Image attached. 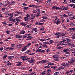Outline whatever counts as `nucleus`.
Instances as JSON below:
<instances>
[{
    "mask_svg": "<svg viewBox=\"0 0 75 75\" xmlns=\"http://www.w3.org/2000/svg\"><path fill=\"white\" fill-rule=\"evenodd\" d=\"M16 13H17V14H15L14 15L15 16H18V14H21V15L22 14V12H19L18 11H16L15 12Z\"/></svg>",
    "mask_w": 75,
    "mask_h": 75,
    "instance_id": "nucleus-1",
    "label": "nucleus"
},
{
    "mask_svg": "<svg viewBox=\"0 0 75 75\" xmlns=\"http://www.w3.org/2000/svg\"><path fill=\"white\" fill-rule=\"evenodd\" d=\"M34 18H28L25 17L24 18V19L26 21H28V20L33 19Z\"/></svg>",
    "mask_w": 75,
    "mask_h": 75,
    "instance_id": "nucleus-2",
    "label": "nucleus"
},
{
    "mask_svg": "<svg viewBox=\"0 0 75 75\" xmlns=\"http://www.w3.org/2000/svg\"><path fill=\"white\" fill-rule=\"evenodd\" d=\"M27 38H29V39H26V40L27 41H28V40H31V39H32V38H33V37L32 36H28L27 37Z\"/></svg>",
    "mask_w": 75,
    "mask_h": 75,
    "instance_id": "nucleus-3",
    "label": "nucleus"
},
{
    "mask_svg": "<svg viewBox=\"0 0 75 75\" xmlns=\"http://www.w3.org/2000/svg\"><path fill=\"white\" fill-rule=\"evenodd\" d=\"M27 46H25L22 49V51H25L27 50Z\"/></svg>",
    "mask_w": 75,
    "mask_h": 75,
    "instance_id": "nucleus-4",
    "label": "nucleus"
},
{
    "mask_svg": "<svg viewBox=\"0 0 75 75\" xmlns=\"http://www.w3.org/2000/svg\"><path fill=\"white\" fill-rule=\"evenodd\" d=\"M51 0H48L47 1V2L46 3V4H48V5H50V4H51Z\"/></svg>",
    "mask_w": 75,
    "mask_h": 75,
    "instance_id": "nucleus-5",
    "label": "nucleus"
},
{
    "mask_svg": "<svg viewBox=\"0 0 75 75\" xmlns=\"http://www.w3.org/2000/svg\"><path fill=\"white\" fill-rule=\"evenodd\" d=\"M17 64L16 65L17 66H21V63H20V62H16Z\"/></svg>",
    "mask_w": 75,
    "mask_h": 75,
    "instance_id": "nucleus-6",
    "label": "nucleus"
},
{
    "mask_svg": "<svg viewBox=\"0 0 75 75\" xmlns=\"http://www.w3.org/2000/svg\"><path fill=\"white\" fill-rule=\"evenodd\" d=\"M59 20L58 19V20L56 21V24H59L60 23H61V21H59Z\"/></svg>",
    "mask_w": 75,
    "mask_h": 75,
    "instance_id": "nucleus-7",
    "label": "nucleus"
},
{
    "mask_svg": "<svg viewBox=\"0 0 75 75\" xmlns=\"http://www.w3.org/2000/svg\"><path fill=\"white\" fill-rule=\"evenodd\" d=\"M8 15H9L10 16H11L10 17H13V13H8Z\"/></svg>",
    "mask_w": 75,
    "mask_h": 75,
    "instance_id": "nucleus-8",
    "label": "nucleus"
},
{
    "mask_svg": "<svg viewBox=\"0 0 75 75\" xmlns=\"http://www.w3.org/2000/svg\"><path fill=\"white\" fill-rule=\"evenodd\" d=\"M34 61H35V60L32 59L30 60V61H29V62H30V63H34Z\"/></svg>",
    "mask_w": 75,
    "mask_h": 75,
    "instance_id": "nucleus-9",
    "label": "nucleus"
},
{
    "mask_svg": "<svg viewBox=\"0 0 75 75\" xmlns=\"http://www.w3.org/2000/svg\"><path fill=\"white\" fill-rule=\"evenodd\" d=\"M47 64H48V65H54V63L50 62L48 63Z\"/></svg>",
    "mask_w": 75,
    "mask_h": 75,
    "instance_id": "nucleus-10",
    "label": "nucleus"
},
{
    "mask_svg": "<svg viewBox=\"0 0 75 75\" xmlns=\"http://www.w3.org/2000/svg\"><path fill=\"white\" fill-rule=\"evenodd\" d=\"M44 28L43 27H42L40 29V31H42L44 30Z\"/></svg>",
    "mask_w": 75,
    "mask_h": 75,
    "instance_id": "nucleus-11",
    "label": "nucleus"
},
{
    "mask_svg": "<svg viewBox=\"0 0 75 75\" xmlns=\"http://www.w3.org/2000/svg\"><path fill=\"white\" fill-rule=\"evenodd\" d=\"M50 42V44H53L54 42V41H53V40H51L49 41Z\"/></svg>",
    "mask_w": 75,
    "mask_h": 75,
    "instance_id": "nucleus-12",
    "label": "nucleus"
},
{
    "mask_svg": "<svg viewBox=\"0 0 75 75\" xmlns=\"http://www.w3.org/2000/svg\"><path fill=\"white\" fill-rule=\"evenodd\" d=\"M69 49H64L63 50V52H67V51H69Z\"/></svg>",
    "mask_w": 75,
    "mask_h": 75,
    "instance_id": "nucleus-13",
    "label": "nucleus"
},
{
    "mask_svg": "<svg viewBox=\"0 0 75 75\" xmlns=\"http://www.w3.org/2000/svg\"><path fill=\"white\" fill-rule=\"evenodd\" d=\"M21 25H23V26H25L26 25V24L24 23H23V22H22L20 24Z\"/></svg>",
    "mask_w": 75,
    "mask_h": 75,
    "instance_id": "nucleus-14",
    "label": "nucleus"
},
{
    "mask_svg": "<svg viewBox=\"0 0 75 75\" xmlns=\"http://www.w3.org/2000/svg\"><path fill=\"white\" fill-rule=\"evenodd\" d=\"M25 33V31L24 30H22L20 32V34H24Z\"/></svg>",
    "mask_w": 75,
    "mask_h": 75,
    "instance_id": "nucleus-15",
    "label": "nucleus"
},
{
    "mask_svg": "<svg viewBox=\"0 0 75 75\" xmlns=\"http://www.w3.org/2000/svg\"><path fill=\"white\" fill-rule=\"evenodd\" d=\"M18 48H21L22 47V45H18Z\"/></svg>",
    "mask_w": 75,
    "mask_h": 75,
    "instance_id": "nucleus-16",
    "label": "nucleus"
},
{
    "mask_svg": "<svg viewBox=\"0 0 75 75\" xmlns=\"http://www.w3.org/2000/svg\"><path fill=\"white\" fill-rule=\"evenodd\" d=\"M27 37V34H25L23 36V38H26Z\"/></svg>",
    "mask_w": 75,
    "mask_h": 75,
    "instance_id": "nucleus-17",
    "label": "nucleus"
},
{
    "mask_svg": "<svg viewBox=\"0 0 75 75\" xmlns=\"http://www.w3.org/2000/svg\"><path fill=\"white\" fill-rule=\"evenodd\" d=\"M72 39H75V33L72 36Z\"/></svg>",
    "mask_w": 75,
    "mask_h": 75,
    "instance_id": "nucleus-18",
    "label": "nucleus"
},
{
    "mask_svg": "<svg viewBox=\"0 0 75 75\" xmlns=\"http://www.w3.org/2000/svg\"><path fill=\"white\" fill-rule=\"evenodd\" d=\"M33 30H34V31H35V32H37V28H33Z\"/></svg>",
    "mask_w": 75,
    "mask_h": 75,
    "instance_id": "nucleus-19",
    "label": "nucleus"
},
{
    "mask_svg": "<svg viewBox=\"0 0 75 75\" xmlns=\"http://www.w3.org/2000/svg\"><path fill=\"white\" fill-rule=\"evenodd\" d=\"M29 7H35V5H30L29 6Z\"/></svg>",
    "mask_w": 75,
    "mask_h": 75,
    "instance_id": "nucleus-20",
    "label": "nucleus"
},
{
    "mask_svg": "<svg viewBox=\"0 0 75 75\" xmlns=\"http://www.w3.org/2000/svg\"><path fill=\"white\" fill-rule=\"evenodd\" d=\"M35 16L36 17H40V16H41V15H40V14H37V13L35 14Z\"/></svg>",
    "mask_w": 75,
    "mask_h": 75,
    "instance_id": "nucleus-21",
    "label": "nucleus"
},
{
    "mask_svg": "<svg viewBox=\"0 0 75 75\" xmlns=\"http://www.w3.org/2000/svg\"><path fill=\"white\" fill-rule=\"evenodd\" d=\"M14 58V56H9L8 58V59H11V58Z\"/></svg>",
    "mask_w": 75,
    "mask_h": 75,
    "instance_id": "nucleus-22",
    "label": "nucleus"
},
{
    "mask_svg": "<svg viewBox=\"0 0 75 75\" xmlns=\"http://www.w3.org/2000/svg\"><path fill=\"white\" fill-rule=\"evenodd\" d=\"M37 11H38L37 13V14H38L40 13V9H38L37 10Z\"/></svg>",
    "mask_w": 75,
    "mask_h": 75,
    "instance_id": "nucleus-23",
    "label": "nucleus"
},
{
    "mask_svg": "<svg viewBox=\"0 0 75 75\" xmlns=\"http://www.w3.org/2000/svg\"><path fill=\"white\" fill-rule=\"evenodd\" d=\"M28 8H29L28 7H25L23 8V9L25 10H27V9H28Z\"/></svg>",
    "mask_w": 75,
    "mask_h": 75,
    "instance_id": "nucleus-24",
    "label": "nucleus"
},
{
    "mask_svg": "<svg viewBox=\"0 0 75 75\" xmlns=\"http://www.w3.org/2000/svg\"><path fill=\"white\" fill-rule=\"evenodd\" d=\"M42 63H45L46 62H47V61H46L45 60H43L42 61Z\"/></svg>",
    "mask_w": 75,
    "mask_h": 75,
    "instance_id": "nucleus-25",
    "label": "nucleus"
},
{
    "mask_svg": "<svg viewBox=\"0 0 75 75\" xmlns=\"http://www.w3.org/2000/svg\"><path fill=\"white\" fill-rule=\"evenodd\" d=\"M61 65H62V66H64V67H66V64H65L64 63H62L61 64Z\"/></svg>",
    "mask_w": 75,
    "mask_h": 75,
    "instance_id": "nucleus-26",
    "label": "nucleus"
},
{
    "mask_svg": "<svg viewBox=\"0 0 75 75\" xmlns=\"http://www.w3.org/2000/svg\"><path fill=\"white\" fill-rule=\"evenodd\" d=\"M59 72H57L56 73H55L54 75H58L59 74Z\"/></svg>",
    "mask_w": 75,
    "mask_h": 75,
    "instance_id": "nucleus-27",
    "label": "nucleus"
},
{
    "mask_svg": "<svg viewBox=\"0 0 75 75\" xmlns=\"http://www.w3.org/2000/svg\"><path fill=\"white\" fill-rule=\"evenodd\" d=\"M41 51V49H39V50H36V52H40V51Z\"/></svg>",
    "mask_w": 75,
    "mask_h": 75,
    "instance_id": "nucleus-28",
    "label": "nucleus"
},
{
    "mask_svg": "<svg viewBox=\"0 0 75 75\" xmlns=\"http://www.w3.org/2000/svg\"><path fill=\"white\" fill-rule=\"evenodd\" d=\"M42 47H47V45L46 44L42 45Z\"/></svg>",
    "mask_w": 75,
    "mask_h": 75,
    "instance_id": "nucleus-29",
    "label": "nucleus"
},
{
    "mask_svg": "<svg viewBox=\"0 0 75 75\" xmlns=\"http://www.w3.org/2000/svg\"><path fill=\"white\" fill-rule=\"evenodd\" d=\"M7 57V55H6V54H5L3 57V59H5Z\"/></svg>",
    "mask_w": 75,
    "mask_h": 75,
    "instance_id": "nucleus-30",
    "label": "nucleus"
},
{
    "mask_svg": "<svg viewBox=\"0 0 75 75\" xmlns=\"http://www.w3.org/2000/svg\"><path fill=\"white\" fill-rule=\"evenodd\" d=\"M15 20L16 21H17V22L20 21V19L17 18H16Z\"/></svg>",
    "mask_w": 75,
    "mask_h": 75,
    "instance_id": "nucleus-31",
    "label": "nucleus"
},
{
    "mask_svg": "<svg viewBox=\"0 0 75 75\" xmlns=\"http://www.w3.org/2000/svg\"><path fill=\"white\" fill-rule=\"evenodd\" d=\"M61 48H62V47L59 46V47H57V49H58L59 50V49H61Z\"/></svg>",
    "mask_w": 75,
    "mask_h": 75,
    "instance_id": "nucleus-32",
    "label": "nucleus"
},
{
    "mask_svg": "<svg viewBox=\"0 0 75 75\" xmlns=\"http://www.w3.org/2000/svg\"><path fill=\"white\" fill-rule=\"evenodd\" d=\"M49 42H43V44H49Z\"/></svg>",
    "mask_w": 75,
    "mask_h": 75,
    "instance_id": "nucleus-33",
    "label": "nucleus"
},
{
    "mask_svg": "<svg viewBox=\"0 0 75 75\" xmlns=\"http://www.w3.org/2000/svg\"><path fill=\"white\" fill-rule=\"evenodd\" d=\"M61 35H62V36H63L64 37L65 36V34L64 33H62L61 34H60V36H61Z\"/></svg>",
    "mask_w": 75,
    "mask_h": 75,
    "instance_id": "nucleus-34",
    "label": "nucleus"
},
{
    "mask_svg": "<svg viewBox=\"0 0 75 75\" xmlns=\"http://www.w3.org/2000/svg\"><path fill=\"white\" fill-rule=\"evenodd\" d=\"M12 17H10L9 19L10 21H13V19H12Z\"/></svg>",
    "mask_w": 75,
    "mask_h": 75,
    "instance_id": "nucleus-35",
    "label": "nucleus"
},
{
    "mask_svg": "<svg viewBox=\"0 0 75 75\" xmlns=\"http://www.w3.org/2000/svg\"><path fill=\"white\" fill-rule=\"evenodd\" d=\"M65 7L62 6L61 7V9L64 10H65Z\"/></svg>",
    "mask_w": 75,
    "mask_h": 75,
    "instance_id": "nucleus-36",
    "label": "nucleus"
},
{
    "mask_svg": "<svg viewBox=\"0 0 75 75\" xmlns=\"http://www.w3.org/2000/svg\"><path fill=\"white\" fill-rule=\"evenodd\" d=\"M19 36H20V35H16V38H19Z\"/></svg>",
    "mask_w": 75,
    "mask_h": 75,
    "instance_id": "nucleus-37",
    "label": "nucleus"
},
{
    "mask_svg": "<svg viewBox=\"0 0 75 75\" xmlns=\"http://www.w3.org/2000/svg\"><path fill=\"white\" fill-rule=\"evenodd\" d=\"M69 8L67 7H65V10H68V9H69Z\"/></svg>",
    "mask_w": 75,
    "mask_h": 75,
    "instance_id": "nucleus-38",
    "label": "nucleus"
},
{
    "mask_svg": "<svg viewBox=\"0 0 75 75\" xmlns=\"http://www.w3.org/2000/svg\"><path fill=\"white\" fill-rule=\"evenodd\" d=\"M63 16L64 17H68V15H66L65 14L63 15Z\"/></svg>",
    "mask_w": 75,
    "mask_h": 75,
    "instance_id": "nucleus-39",
    "label": "nucleus"
},
{
    "mask_svg": "<svg viewBox=\"0 0 75 75\" xmlns=\"http://www.w3.org/2000/svg\"><path fill=\"white\" fill-rule=\"evenodd\" d=\"M55 10H58V9H61V8H60L59 7H56V8H55Z\"/></svg>",
    "mask_w": 75,
    "mask_h": 75,
    "instance_id": "nucleus-40",
    "label": "nucleus"
},
{
    "mask_svg": "<svg viewBox=\"0 0 75 75\" xmlns=\"http://www.w3.org/2000/svg\"><path fill=\"white\" fill-rule=\"evenodd\" d=\"M44 68H50V66H49L45 67H44Z\"/></svg>",
    "mask_w": 75,
    "mask_h": 75,
    "instance_id": "nucleus-41",
    "label": "nucleus"
},
{
    "mask_svg": "<svg viewBox=\"0 0 75 75\" xmlns=\"http://www.w3.org/2000/svg\"><path fill=\"white\" fill-rule=\"evenodd\" d=\"M2 24H3L4 25H7V23H6V22H2Z\"/></svg>",
    "mask_w": 75,
    "mask_h": 75,
    "instance_id": "nucleus-42",
    "label": "nucleus"
},
{
    "mask_svg": "<svg viewBox=\"0 0 75 75\" xmlns=\"http://www.w3.org/2000/svg\"><path fill=\"white\" fill-rule=\"evenodd\" d=\"M13 64V63H8L7 64V65H8V66H10V65H11Z\"/></svg>",
    "mask_w": 75,
    "mask_h": 75,
    "instance_id": "nucleus-43",
    "label": "nucleus"
},
{
    "mask_svg": "<svg viewBox=\"0 0 75 75\" xmlns=\"http://www.w3.org/2000/svg\"><path fill=\"white\" fill-rule=\"evenodd\" d=\"M70 25H74L75 26V24H74V23H70Z\"/></svg>",
    "mask_w": 75,
    "mask_h": 75,
    "instance_id": "nucleus-44",
    "label": "nucleus"
},
{
    "mask_svg": "<svg viewBox=\"0 0 75 75\" xmlns=\"http://www.w3.org/2000/svg\"><path fill=\"white\" fill-rule=\"evenodd\" d=\"M51 69H49L47 71V72H51Z\"/></svg>",
    "mask_w": 75,
    "mask_h": 75,
    "instance_id": "nucleus-45",
    "label": "nucleus"
},
{
    "mask_svg": "<svg viewBox=\"0 0 75 75\" xmlns=\"http://www.w3.org/2000/svg\"><path fill=\"white\" fill-rule=\"evenodd\" d=\"M3 6V5L2 4V3H1V2L0 1V7H1V6Z\"/></svg>",
    "mask_w": 75,
    "mask_h": 75,
    "instance_id": "nucleus-46",
    "label": "nucleus"
},
{
    "mask_svg": "<svg viewBox=\"0 0 75 75\" xmlns=\"http://www.w3.org/2000/svg\"><path fill=\"white\" fill-rule=\"evenodd\" d=\"M31 16L33 18L35 17V15H34L33 14H31Z\"/></svg>",
    "mask_w": 75,
    "mask_h": 75,
    "instance_id": "nucleus-47",
    "label": "nucleus"
},
{
    "mask_svg": "<svg viewBox=\"0 0 75 75\" xmlns=\"http://www.w3.org/2000/svg\"><path fill=\"white\" fill-rule=\"evenodd\" d=\"M60 34V33H56L55 34V35H59V34Z\"/></svg>",
    "mask_w": 75,
    "mask_h": 75,
    "instance_id": "nucleus-48",
    "label": "nucleus"
},
{
    "mask_svg": "<svg viewBox=\"0 0 75 75\" xmlns=\"http://www.w3.org/2000/svg\"><path fill=\"white\" fill-rule=\"evenodd\" d=\"M3 49H4V48H3V47H1L0 48V51H3Z\"/></svg>",
    "mask_w": 75,
    "mask_h": 75,
    "instance_id": "nucleus-49",
    "label": "nucleus"
},
{
    "mask_svg": "<svg viewBox=\"0 0 75 75\" xmlns=\"http://www.w3.org/2000/svg\"><path fill=\"white\" fill-rule=\"evenodd\" d=\"M30 45H31V43H28L26 46H27V47H28V46H30Z\"/></svg>",
    "mask_w": 75,
    "mask_h": 75,
    "instance_id": "nucleus-50",
    "label": "nucleus"
},
{
    "mask_svg": "<svg viewBox=\"0 0 75 75\" xmlns=\"http://www.w3.org/2000/svg\"><path fill=\"white\" fill-rule=\"evenodd\" d=\"M33 13H37V11L35 10H34L33 11Z\"/></svg>",
    "mask_w": 75,
    "mask_h": 75,
    "instance_id": "nucleus-51",
    "label": "nucleus"
},
{
    "mask_svg": "<svg viewBox=\"0 0 75 75\" xmlns=\"http://www.w3.org/2000/svg\"><path fill=\"white\" fill-rule=\"evenodd\" d=\"M74 61L73 60H71V62H70V64H74Z\"/></svg>",
    "mask_w": 75,
    "mask_h": 75,
    "instance_id": "nucleus-52",
    "label": "nucleus"
},
{
    "mask_svg": "<svg viewBox=\"0 0 75 75\" xmlns=\"http://www.w3.org/2000/svg\"><path fill=\"white\" fill-rule=\"evenodd\" d=\"M74 5V4H69V6H71V7H72Z\"/></svg>",
    "mask_w": 75,
    "mask_h": 75,
    "instance_id": "nucleus-53",
    "label": "nucleus"
},
{
    "mask_svg": "<svg viewBox=\"0 0 75 75\" xmlns=\"http://www.w3.org/2000/svg\"><path fill=\"white\" fill-rule=\"evenodd\" d=\"M55 58H57L59 57V56L58 55H55Z\"/></svg>",
    "mask_w": 75,
    "mask_h": 75,
    "instance_id": "nucleus-54",
    "label": "nucleus"
},
{
    "mask_svg": "<svg viewBox=\"0 0 75 75\" xmlns=\"http://www.w3.org/2000/svg\"><path fill=\"white\" fill-rule=\"evenodd\" d=\"M71 47H75V45H74L73 44L71 45Z\"/></svg>",
    "mask_w": 75,
    "mask_h": 75,
    "instance_id": "nucleus-55",
    "label": "nucleus"
},
{
    "mask_svg": "<svg viewBox=\"0 0 75 75\" xmlns=\"http://www.w3.org/2000/svg\"><path fill=\"white\" fill-rule=\"evenodd\" d=\"M56 68H57V66H54V67L53 68V69H56Z\"/></svg>",
    "mask_w": 75,
    "mask_h": 75,
    "instance_id": "nucleus-56",
    "label": "nucleus"
},
{
    "mask_svg": "<svg viewBox=\"0 0 75 75\" xmlns=\"http://www.w3.org/2000/svg\"><path fill=\"white\" fill-rule=\"evenodd\" d=\"M50 72L47 71V75H50Z\"/></svg>",
    "mask_w": 75,
    "mask_h": 75,
    "instance_id": "nucleus-57",
    "label": "nucleus"
},
{
    "mask_svg": "<svg viewBox=\"0 0 75 75\" xmlns=\"http://www.w3.org/2000/svg\"><path fill=\"white\" fill-rule=\"evenodd\" d=\"M60 36H61V35H58L57 36V38H59V37H60Z\"/></svg>",
    "mask_w": 75,
    "mask_h": 75,
    "instance_id": "nucleus-58",
    "label": "nucleus"
},
{
    "mask_svg": "<svg viewBox=\"0 0 75 75\" xmlns=\"http://www.w3.org/2000/svg\"><path fill=\"white\" fill-rule=\"evenodd\" d=\"M67 66H68V67L69 66V63L66 64V67H67Z\"/></svg>",
    "mask_w": 75,
    "mask_h": 75,
    "instance_id": "nucleus-59",
    "label": "nucleus"
},
{
    "mask_svg": "<svg viewBox=\"0 0 75 75\" xmlns=\"http://www.w3.org/2000/svg\"><path fill=\"white\" fill-rule=\"evenodd\" d=\"M45 52V50H42L41 51V53H42V52Z\"/></svg>",
    "mask_w": 75,
    "mask_h": 75,
    "instance_id": "nucleus-60",
    "label": "nucleus"
},
{
    "mask_svg": "<svg viewBox=\"0 0 75 75\" xmlns=\"http://www.w3.org/2000/svg\"><path fill=\"white\" fill-rule=\"evenodd\" d=\"M42 18L43 19H47V17L45 16V17H43Z\"/></svg>",
    "mask_w": 75,
    "mask_h": 75,
    "instance_id": "nucleus-61",
    "label": "nucleus"
},
{
    "mask_svg": "<svg viewBox=\"0 0 75 75\" xmlns=\"http://www.w3.org/2000/svg\"><path fill=\"white\" fill-rule=\"evenodd\" d=\"M55 61H59V60L58 59H54Z\"/></svg>",
    "mask_w": 75,
    "mask_h": 75,
    "instance_id": "nucleus-62",
    "label": "nucleus"
},
{
    "mask_svg": "<svg viewBox=\"0 0 75 75\" xmlns=\"http://www.w3.org/2000/svg\"><path fill=\"white\" fill-rule=\"evenodd\" d=\"M39 24L40 25H43L44 24V23H40Z\"/></svg>",
    "mask_w": 75,
    "mask_h": 75,
    "instance_id": "nucleus-63",
    "label": "nucleus"
},
{
    "mask_svg": "<svg viewBox=\"0 0 75 75\" xmlns=\"http://www.w3.org/2000/svg\"><path fill=\"white\" fill-rule=\"evenodd\" d=\"M2 10H3V11H6V9H5V8H2Z\"/></svg>",
    "mask_w": 75,
    "mask_h": 75,
    "instance_id": "nucleus-64",
    "label": "nucleus"
}]
</instances>
